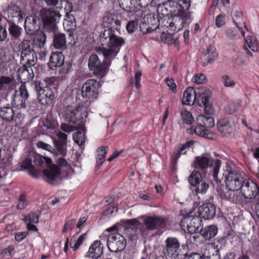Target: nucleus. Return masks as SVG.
<instances>
[{
  "label": "nucleus",
  "instance_id": "33",
  "mask_svg": "<svg viewBox=\"0 0 259 259\" xmlns=\"http://www.w3.org/2000/svg\"><path fill=\"white\" fill-rule=\"evenodd\" d=\"M64 60V57L62 52H53L50 57V65L51 67H61Z\"/></svg>",
  "mask_w": 259,
  "mask_h": 259
},
{
  "label": "nucleus",
  "instance_id": "47",
  "mask_svg": "<svg viewBox=\"0 0 259 259\" xmlns=\"http://www.w3.org/2000/svg\"><path fill=\"white\" fill-rule=\"evenodd\" d=\"M41 214V211L37 210L34 212L30 213L27 216L25 217L24 219L25 222H30L32 223H38L39 217Z\"/></svg>",
  "mask_w": 259,
  "mask_h": 259
},
{
  "label": "nucleus",
  "instance_id": "48",
  "mask_svg": "<svg viewBox=\"0 0 259 259\" xmlns=\"http://www.w3.org/2000/svg\"><path fill=\"white\" fill-rule=\"evenodd\" d=\"M193 141H189L184 144L182 145L177 150V153H175L176 158H179L181 155L185 154L187 151L193 145Z\"/></svg>",
  "mask_w": 259,
  "mask_h": 259
},
{
  "label": "nucleus",
  "instance_id": "44",
  "mask_svg": "<svg viewBox=\"0 0 259 259\" xmlns=\"http://www.w3.org/2000/svg\"><path fill=\"white\" fill-rule=\"evenodd\" d=\"M22 166L28 169L29 174L33 177H37L38 176V172L35 169L34 167L32 165L31 161L29 159H25L22 163Z\"/></svg>",
  "mask_w": 259,
  "mask_h": 259
},
{
  "label": "nucleus",
  "instance_id": "19",
  "mask_svg": "<svg viewBox=\"0 0 259 259\" xmlns=\"http://www.w3.org/2000/svg\"><path fill=\"white\" fill-rule=\"evenodd\" d=\"M172 21L175 26V31H179L186 25L191 22V16L189 12L180 11L177 16L174 17Z\"/></svg>",
  "mask_w": 259,
  "mask_h": 259
},
{
  "label": "nucleus",
  "instance_id": "64",
  "mask_svg": "<svg viewBox=\"0 0 259 259\" xmlns=\"http://www.w3.org/2000/svg\"><path fill=\"white\" fill-rule=\"evenodd\" d=\"M72 69V66L70 64L64 65L59 70V74L62 76L69 73Z\"/></svg>",
  "mask_w": 259,
  "mask_h": 259
},
{
  "label": "nucleus",
  "instance_id": "16",
  "mask_svg": "<svg viewBox=\"0 0 259 259\" xmlns=\"http://www.w3.org/2000/svg\"><path fill=\"white\" fill-rule=\"evenodd\" d=\"M181 224L184 227L186 226L188 231L191 234H193L199 231L201 220L198 217L189 215L182 220Z\"/></svg>",
  "mask_w": 259,
  "mask_h": 259
},
{
  "label": "nucleus",
  "instance_id": "56",
  "mask_svg": "<svg viewBox=\"0 0 259 259\" xmlns=\"http://www.w3.org/2000/svg\"><path fill=\"white\" fill-rule=\"evenodd\" d=\"M138 23L137 20H132L129 21L126 25V29L128 33H133L137 28Z\"/></svg>",
  "mask_w": 259,
  "mask_h": 259
},
{
  "label": "nucleus",
  "instance_id": "54",
  "mask_svg": "<svg viewBox=\"0 0 259 259\" xmlns=\"http://www.w3.org/2000/svg\"><path fill=\"white\" fill-rule=\"evenodd\" d=\"M237 190H230L227 189L225 193V197L231 202H234L237 199V196L236 194Z\"/></svg>",
  "mask_w": 259,
  "mask_h": 259
},
{
  "label": "nucleus",
  "instance_id": "63",
  "mask_svg": "<svg viewBox=\"0 0 259 259\" xmlns=\"http://www.w3.org/2000/svg\"><path fill=\"white\" fill-rule=\"evenodd\" d=\"M119 5L123 9L131 11L132 4L130 0H118Z\"/></svg>",
  "mask_w": 259,
  "mask_h": 259
},
{
  "label": "nucleus",
  "instance_id": "59",
  "mask_svg": "<svg viewBox=\"0 0 259 259\" xmlns=\"http://www.w3.org/2000/svg\"><path fill=\"white\" fill-rule=\"evenodd\" d=\"M161 38L162 41L169 45L172 44L174 42L172 34L170 33H162L161 35Z\"/></svg>",
  "mask_w": 259,
  "mask_h": 259
},
{
  "label": "nucleus",
  "instance_id": "26",
  "mask_svg": "<svg viewBox=\"0 0 259 259\" xmlns=\"http://www.w3.org/2000/svg\"><path fill=\"white\" fill-rule=\"evenodd\" d=\"M103 253V244L100 241H95L90 246L87 256L93 259H98Z\"/></svg>",
  "mask_w": 259,
  "mask_h": 259
},
{
  "label": "nucleus",
  "instance_id": "55",
  "mask_svg": "<svg viewBox=\"0 0 259 259\" xmlns=\"http://www.w3.org/2000/svg\"><path fill=\"white\" fill-rule=\"evenodd\" d=\"M36 146L38 148L47 150L51 153L55 152L54 148L51 145L46 144L42 141H38L36 144Z\"/></svg>",
  "mask_w": 259,
  "mask_h": 259
},
{
  "label": "nucleus",
  "instance_id": "20",
  "mask_svg": "<svg viewBox=\"0 0 259 259\" xmlns=\"http://www.w3.org/2000/svg\"><path fill=\"white\" fill-rule=\"evenodd\" d=\"M5 14L7 15L8 23L19 22L23 19L20 8L16 5L9 6Z\"/></svg>",
  "mask_w": 259,
  "mask_h": 259
},
{
  "label": "nucleus",
  "instance_id": "53",
  "mask_svg": "<svg viewBox=\"0 0 259 259\" xmlns=\"http://www.w3.org/2000/svg\"><path fill=\"white\" fill-rule=\"evenodd\" d=\"M192 81L197 84L203 83L206 81V77L202 73H197L194 75Z\"/></svg>",
  "mask_w": 259,
  "mask_h": 259
},
{
  "label": "nucleus",
  "instance_id": "7",
  "mask_svg": "<svg viewBox=\"0 0 259 259\" xmlns=\"http://www.w3.org/2000/svg\"><path fill=\"white\" fill-rule=\"evenodd\" d=\"M36 53H38V51L31 48L28 42H22L21 53V63L23 65L26 64L29 67L35 65L37 60Z\"/></svg>",
  "mask_w": 259,
  "mask_h": 259
},
{
  "label": "nucleus",
  "instance_id": "4",
  "mask_svg": "<svg viewBox=\"0 0 259 259\" xmlns=\"http://www.w3.org/2000/svg\"><path fill=\"white\" fill-rule=\"evenodd\" d=\"M223 175L225 179L227 189L238 190L240 189L244 180L237 171L233 169L230 166L226 165Z\"/></svg>",
  "mask_w": 259,
  "mask_h": 259
},
{
  "label": "nucleus",
  "instance_id": "1",
  "mask_svg": "<svg viewBox=\"0 0 259 259\" xmlns=\"http://www.w3.org/2000/svg\"><path fill=\"white\" fill-rule=\"evenodd\" d=\"M99 40L102 47L96 48V52L106 58H115L120 48L124 43L122 37L116 35L110 30H105L101 33Z\"/></svg>",
  "mask_w": 259,
  "mask_h": 259
},
{
  "label": "nucleus",
  "instance_id": "37",
  "mask_svg": "<svg viewBox=\"0 0 259 259\" xmlns=\"http://www.w3.org/2000/svg\"><path fill=\"white\" fill-rule=\"evenodd\" d=\"M200 232L206 239L209 240L214 237L218 233L217 227L214 225L207 226L204 229H201Z\"/></svg>",
  "mask_w": 259,
  "mask_h": 259
},
{
  "label": "nucleus",
  "instance_id": "15",
  "mask_svg": "<svg viewBox=\"0 0 259 259\" xmlns=\"http://www.w3.org/2000/svg\"><path fill=\"white\" fill-rule=\"evenodd\" d=\"M29 97V94L26 86L22 84L19 91H15L13 96L12 104L16 107L25 108L26 106V101Z\"/></svg>",
  "mask_w": 259,
  "mask_h": 259
},
{
  "label": "nucleus",
  "instance_id": "36",
  "mask_svg": "<svg viewBox=\"0 0 259 259\" xmlns=\"http://www.w3.org/2000/svg\"><path fill=\"white\" fill-rule=\"evenodd\" d=\"M198 125L203 126L206 129L211 128L214 125V121L212 117L199 115L196 119Z\"/></svg>",
  "mask_w": 259,
  "mask_h": 259
},
{
  "label": "nucleus",
  "instance_id": "45",
  "mask_svg": "<svg viewBox=\"0 0 259 259\" xmlns=\"http://www.w3.org/2000/svg\"><path fill=\"white\" fill-rule=\"evenodd\" d=\"M189 183L193 186H195L202 182V176L201 174L196 170H194L189 177Z\"/></svg>",
  "mask_w": 259,
  "mask_h": 259
},
{
  "label": "nucleus",
  "instance_id": "40",
  "mask_svg": "<svg viewBox=\"0 0 259 259\" xmlns=\"http://www.w3.org/2000/svg\"><path fill=\"white\" fill-rule=\"evenodd\" d=\"M53 143L55 148L54 150H55V152H52V154L57 156L58 155H61L62 156H65L66 155V144L64 143H61L57 141L56 139L53 140Z\"/></svg>",
  "mask_w": 259,
  "mask_h": 259
},
{
  "label": "nucleus",
  "instance_id": "12",
  "mask_svg": "<svg viewBox=\"0 0 259 259\" xmlns=\"http://www.w3.org/2000/svg\"><path fill=\"white\" fill-rule=\"evenodd\" d=\"M240 189L242 196L245 199L254 198L259 194L257 185L250 180H244Z\"/></svg>",
  "mask_w": 259,
  "mask_h": 259
},
{
  "label": "nucleus",
  "instance_id": "24",
  "mask_svg": "<svg viewBox=\"0 0 259 259\" xmlns=\"http://www.w3.org/2000/svg\"><path fill=\"white\" fill-rule=\"evenodd\" d=\"M197 211L200 217L205 220H209L213 218L215 215V207L210 203H205L198 207Z\"/></svg>",
  "mask_w": 259,
  "mask_h": 259
},
{
  "label": "nucleus",
  "instance_id": "39",
  "mask_svg": "<svg viewBox=\"0 0 259 259\" xmlns=\"http://www.w3.org/2000/svg\"><path fill=\"white\" fill-rule=\"evenodd\" d=\"M190 130L192 134L195 133L196 135L202 137L210 138L212 136L211 133L209 130L206 129L203 126L198 124V126L195 127L192 126Z\"/></svg>",
  "mask_w": 259,
  "mask_h": 259
},
{
  "label": "nucleus",
  "instance_id": "10",
  "mask_svg": "<svg viewBox=\"0 0 259 259\" xmlns=\"http://www.w3.org/2000/svg\"><path fill=\"white\" fill-rule=\"evenodd\" d=\"M100 84L95 79H90L87 80L82 85L81 94L83 98L96 99L99 93Z\"/></svg>",
  "mask_w": 259,
  "mask_h": 259
},
{
  "label": "nucleus",
  "instance_id": "22",
  "mask_svg": "<svg viewBox=\"0 0 259 259\" xmlns=\"http://www.w3.org/2000/svg\"><path fill=\"white\" fill-rule=\"evenodd\" d=\"M124 230L125 234L131 239H135L139 222L136 219L127 220L124 222Z\"/></svg>",
  "mask_w": 259,
  "mask_h": 259
},
{
  "label": "nucleus",
  "instance_id": "34",
  "mask_svg": "<svg viewBox=\"0 0 259 259\" xmlns=\"http://www.w3.org/2000/svg\"><path fill=\"white\" fill-rule=\"evenodd\" d=\"M54 46L57 49L64 50L66 49V38L64 33H59L54 35Z\"/></svg>",
  "mask_w": 259,
  "mask_h": 259
},
{
  "label": "nucleus",
  "instance_id": "35",
  "mask_svg": "<svg viewBox=\"0 0 259 259\" xmlns=\"http://www.w3.org/2000/svg\"><path fill=\"white\" fill-rule=\"evenodd\" d=\"M204 256L207 259H221L219 249L215 248L214 244L209 245L206 248Z\"/></svg>",
  "mask_w": 259,
  "mask_h": 259
},
{
  "label": "nucleus",
  "instance_id": "29",
  "mask_svg": "<svg viewBox=\"0 0 259 259\" xmlns=\"http://www.w3.org/2000/svg\"><path fill=\"white\" fill-rule=\"evenodd\" d=\"M196 103L200 106L209 102L211 92L207 89H198L196 91Z\"/></svg>",
  "mask_w": 259,
  "mask_h": 259
},
{
  "label": "nucleus",
  "instance_id": "61",
  "mask_svg": "<svg viewBox=\"0 0 259 259\" xmlns=\"http://www.w3.org/2000/svg\"><path fill=\"white\" fill-rule=\"evenodd\" d=\"M60 128L64 132L70 133L74 131L77 128L72 125H69L66 123H63L60 125Z\"/></svg>",
  "mask_w": 259,
  "mask_h": 259
},
{
  "label": "nucleus",
  "instance_id": "49",
  "mask_svg": "<svg viewBox=\"0 0 259 259\" xmlns=\"http://www.w3.org/2000/svg\"><path fill=\"white\" fill-rule=\"evenodd\" d=\"M85 237V234L81 235L77 239L73 237L71 239L70 245L74 250L77 249L83 243Z\"/></svg>",
  "mask_w": 259,
  "mask_h": 259
},
{
  "label": "nucleus",
  "instance_id": "14",
  "mask_svg": "<svg viewBox=\"0 0 259 259\" xmlns=\"http://www.w3.org/2000/svg\"><path fill=\"white\" fill-rule=\"evenodd\" d=\"M217 126L218 131L224 137H232L235 134L234 125L229 118L220 119Z\"/></svg>",
  "mask_w": 259,
  "mask_h": 259
},
{
  "label": "nucleus",
  "instance_id": "38",
  "mask_svg": "<svg viewBox=\"0 0 259 259\" xmlns=\"http://www.w3.org/2000/svg\"><path fill=\"white\" fill-rule=\"evenodd\" d=\"M10 24L8 30L10 35L13 39H18L22 35V28L16 25L15 22L9 23Z\"/></svg>",
  "mask_w": 259,
  "mask_h": 259
},
{
  "label": "nucleus",
  "instance_id": "3",
  "mask_svg": "<svg viewBox=\"0 0 259 259\" xmlns=\"http://www.w3.org/2000/svg\"><path fill=\"white\" fill-rule=\"evenodd\" d=\"M81 109L80 106H67L63 111L62 117L66 122L75 124L77 128L83 129L84 121Z\"/></svg>",
  "mask_w": 259,
  "mask_h": 259
},
{
  "label": "nucleus",
  "instance_id": "42",
  "mask_svg": "<svg viewBox=\"0 0 259 259\" xmlns=\"http://www.w3.org/2000/svg\"><path fill=\"white\" fill-rule=\"evenodd\" d=\"M195 189V192L196 195L200 198V196L206 193L208 191L209 185L208 183L206 182L202 181L198 184L196 185Z\"/></svg>",
  "mask_w": 259,
  "mask_h": 259
},
{
  "label": "nucleus",
  "instance_id": "25",
  "mask_svg": "<svg viewBox=\"0 0 259 259\" xmlns=\"http://www.w3.org/2000/svg\"><path fill=\"white\" fill-rule=\"evenodd\" d=\"M165 219L162 217H148L144 220V224L148 230L156 229L163 225Z\"/></svg>",
  "mask_w": 259,
  "mask_h": 259
},
{
  "label": "nucleus",
  "instance_id": "50",
  "mask_svg": "<svg viewBox=\"0 0 259 259\" xmlns=\"http://www.w3.org/2000/svg\"><path fill=\"white\" fill-rule=\"evenodd\" d=\"M73 139L74 141L80 146L85 142V137L84 131L77 132L73 134Z\"/></svg>",
  "mask_w": 259,
  "mask_h": 259
},
{
  "label": "nucleus",
  "instance_id": "58",
  "mask_svg": "<svg viewBox=\"0 0 259 259\" xmlns=\"http://www.w3.org/2000/svg\"><path fill=\"white\" fill-rule=\"evenodd\" d=\"M28 202L26 200L25 196L21 194L19 198V203L17 205V208L23 209L28 205Z\"/></svg>",
  "mask_w": 259,
  "mask_h": 259
},
{
  "label": "nucleus",
  "instance_id": "6",
  "mask_svg": "<svg viewBox=\"0 0 259 259\" xmlns=\"http://www.w3.org/2000/svg\"><path fill=\"white\" fill-rule=\"evenodd\" d=\"M102 63L99 60L98 56L96 54L92 55L89 60L88 66L90 69L93 71V73L100 77H103L106 74V69L111 64V60L112 58H106Z\"/></svg>",
  "mask_w": 259,
  "mask_h": 259
},
{
  "label": "nucleus",
  "instance_id": "52",
  "mask_svg": "<svg viewBox=\"0 0 259 259\" xmlns=\"http://www.w3.org/2000/svg\"><path fill=\"white\" fill-rule=\"evenodd\" d=\"M181 114L185 123L188 124L193 123L194 119L191 113L186 110H182Z\"/></svg>",
  "mask_w": 259,
  "mask_h": 259
},
{
  "label": "nucleus",
  "instance_id": "60",
  "mask_svg": "<svg viewBox=\"0 0 259 259\" xmlns=\"http://www.w3.org/2000/svg\"><path fill=\"white\" fill-rule=\"evenodd\" d=\"M238 34V31L234 28H230L226 30V35L230 39H234Z\"/></svg>",
  "mask_w": 259,
  "mask_h": 259
},
{
  "label": "nucleus",
  "instance_id": "2",
  "mask_svg": "<svg viewBox=\"0 0 259 259\" xmlns=\"http://www.w3.org/2000/svg\"><path fill=\"white\" fill-rule=\"evenodd\" d=\"M221 165V160L214 159L208 153L196 156L193 162V166L198 170H204L208 168H212L211 170L212 176L217 183L221 182V180L218 178Z\"/></svg>",
  "mask_w": 259,
  "mask_h": 259
},
{
  "label": "nucleus",
  "instance_id": "13",
  "mask_svg": "<svg viewBox=\"0 0 259 259\" xmlns=\"http://www.w3.org/2000/svg\"><path fill=\"white\" fill-rule=\"evenodd\" d=\"M180 245V242L177 238L169 237L164 241L161 253L165 257L171 258Z\"/></svg>",
  "mask_w": 259,
  "mask_h": 259
},
{
  "label": "nucleus",
  "instance_id": "27",
  "mask_svg": "<svg viewBox=\"0 0 259 259\" xmlns=\"http://www.w3.org/2000/svg\"><path fill=\"white\" fill-rule=\"evenodd\" d=\"M103 23L105 27L110 29L118 30L120 28V21L118 16L108 14L103 17Z\"/></svg>",
  "mask_w": 259,
  "mask_h": 259
},
{
  "label": "nucleus",
  "instance_id": "51",
  "mask_svg": "<svg viewBox=\"0 0 259 259\" xmlns=\"http://www.w3.org/2000/svg\"><path fill=\"white\" fill-rule=\"evenodd\" d=\"M221 80L224 85L226 88H234L236 84L235 81L232 79L228 75H223Z\"/></svg>",
  "mask_w": 259,
  "mask_h": 259
},
{
  "label": "nucleus",
  "instance_id": "8",
  "mask_svg": "<svg viewBox=\"0 0 259 259\" xmlns=\"http://www.w3.org/2000/svg\"><path fill=\"white\" fill-rule=\"evenodd\" d=\"M34 88L37 92V98L41 104L49 105L53 103L55 97L53 90L50 87L41 88L40 82L35 81Z\"/></svg>",
  "mask_w": 259,
  "mask_h": 259
},
{
  "label": "nucleus",
  "instance_id": "32",
  "mask_svg": "<svg viewBox=\"0 0 259 259\" xmlns=\"http://www.w3.org/2000/svg\"><path fill=\"white\" fill-rule=\"evenodd\" d=\"M46 39L47 36L43 31L38 32L33 38L31 48L35 50L37 49H43L46 44Z\"/></svg>",
  "mask_w": 259,
  "mask_h": 259
},
{
  "label": "nucleus",
  "instance_id": "23",
  "mask_svg": "<svg viewBox=\"0 0 259 259\" xmlns=\"http://www.w3.org/2000/svg\"><path fill=\"white\" fill-rule=\"evenodd\" d=\"M243 49L245 51L246 55L250 57H253V55L249 49L253 52H257L258 51L259 41L257 38L254 37L253 38L251 36H247L246 38H245Z\"/></svg>",
  "mask_w": 259,
  "mask_h": 259
},
{
  "label": "nucleus",
  "instance_id": "57",
  "mask_svg": "<svg viewBox=\"0 0 259 259\" xmlns=\"http://www.w3.org/2000/svg\"><path fill=\"white\" fill-rule=\"evenodd\" d=\"M225 14H220L216 17L215 24L218 27H221L225 24Z\"/></svg>",
  "mask_w": 259,
  "mask_h": 259
},
{
  "label": "nucleus",
  "instance_id": "43",
  "mask_svg": "<svg viewBox=\"0 0 259 259\" xmlns=\"http://www.w3.org/2000/svg\"><path fill=\"white\" fill-rule=\"evenodd\" d=\"M189 254L187 249L185 247L182 245V248H181L180 245L179 249L177 250L171 258L175 259H187Z\"/></svg>",
  "mask_w": 259,
  "mask_h": 259
},
{
  "label": "nucleus",
  "instance_id": "46",
  "mask_svg": "<svg viewBox=\"0 0 259 259\" xmlns=\"http://www.w3.org/2000/svg\"><path fill=\"white\" fill-rule=\"evenodd\" d=\"M13 80L14 78L12 77L6 76H0V92L6 90L13 82Z\"/></svg>",
  "mask_w": 259,
  "mask_h": 259
},
{
  "label": "nucleus",
  "instance_id": "31",
  "mask_svg": "<svg viewBox=\"0 0 259 259\" xmlns=\"http://www.w3.org/2000/svg\"><path fill=\"white\" fill-rule=\"evenodd\" d=\"M196 91L193 88L189 87L184 92L182 102L183 104L187 105H193L196 102Z\"/></svg>",
  "mask_w": 259,
  "mask_h": 259
},
{
  "label": "nucleus",
  "instance_id": "62",
  "mask_svg": "<svg viewBox=\"0 0 259 259\" xmlns=\"http://www.w3.org/2000/svg\"><path fill=\"white\" fill-rule=\"evenodd\" d=\"M69 22H71V25L72 28H75L76 26V23L74 17L69 14L66 15V19L65 20L64 22V25H68Z\"/></svg>",
  "mask_w": 259,
  "mask_h": 259
},
{
  "label": "nucleus",
  "instance_id": "28",
  "mask_svg": "<svg viewBox=\"0 0 259 259\" xmlns=\"http://www.w3.org/2000/svg\"><path fill=\"white\" fill-rule=\"evenodd\" d=\"M33 76L34 74L31 67L26 66V64H23L18 70V77L22 82L29 81Z\"/></svg>",
  "mask_w": 259,
  "mask_h": 259
},
{
  "label": "nucleus",
  "instance_id": "18",
  "mask_svg": "<svg viewBox=\"0 0 259 259\" xmlns=\"http://www.w3.org/2000/svg\"><path fill=\"white\" fill-rule=\"evenodd\" d=\"M40 20L36 16H30L25 19V29L26 33L29 35L35 34L40 28Z\"/></svg>",
  "mask_w": 259,
  "mask_h": 259
},
{
  "label": "nucleus",
  "instance_id": "41",
  "mask_svg": "<svg viewBox=\"0 0 259 259\" xmlns=\"http://www.w3.org/2000/svg\"><path fill=\"white\" fill-rule=\"evenodd\" d=\"M42 125L47 129L52 130L58 126V123L52 115H48L47 117L42 121Z\"/></svg>",
  "mask_w": 259,
  "mask_h": 259
},
{
  "label": "nucleus",
  "instance_id": "5",
  "mask_svg": "<svg viewBox=\"0 0 259 259\" xmlns=\"http://www.w3.org/2000/svg\"><path fill=\"white\" fill-rule=\"evenodd\" d=\"M45 30L49 32L54 31L59 22L61 15L59 12L44 8L40 11Z\"/></svg>",
  "mask_w": 259,
  "mask_h": 259
},
{
  "label": "nucleus",
  "instance_id": "9",
  "mask_svg": "<svg viewBox=\"0 0 259 259\" xmlns=\"http://www.w3.org/2000/svg\"><path fill=\"white\" fill-rule=\"evenodd\" d=\"M159 25V20L157 15L148 14L142 19L140 28L143 33H150L156 30Z\"/></svg>",
  "mask_w": 259,
  "mask_h": 259
},
{
  "label": "nucleus",
  "instance_id": "17",
  "mask_svg": "<svg viewBox=\"0 0 259 259\" xmlns=\"http://www.w3.org/2000/svg\"><path fill=\"white\" fill-rule=\"evenodd\" d=\"M0 116L6 122L14 121L16 124L21 123L22 119L21 113L15 115L14 111L10 106L2 107L0 109Z\"/></svg>",
  "mask_w": 259,
  "mask_h": 259
},
{
  "label": "nucleus",
  "instance_id": "21",
  "mask_svg": "<svg viewBox=\"0 0 259 259\" xmlns=\"http://www.w3.org/2000/svg\"><path fill=\"white\" fill-rule=\"evenodd\" d=\"M218 54L214 47L209 46L206 50H204L201 56V62L202 66H205L211 63L217 58Z\"/></svg>",
  "mask_w": 259,
  "mask_h": 259
},
{
  "label": "nucleus",
  "instance_id": "11",
  "mask_svg": "<svg viewBox=\"0 0 259 259\" xmlns=\"http://www.w3.org/2000/svg\"><path fill=\"white\" fill-rule=\"evenodd\" d=\"M107 246L110 251L118 252L123 250L126 246V240L118 233L111 234L107 239Z\"/></svg>",
  "mask_w": 259,
  "mask_h": 259
},
{
  "label": "nucleus",
  "instance_id": "30",
  "mask_svg": "<svg viewBox=\"0 0 259 259\" xmlns=\"http://www.w3.org/2000/svg\"><path fill=\"white\" fill-rule=\"evenodd\" d=\"M43 174L47 178V182L52 184L54 180L61 175V171L60 168L56 165L52 164L49 169H44Z\"/></svg>",
  "mask_w": 259,
  "mask_h": 259
}]
</instances>
